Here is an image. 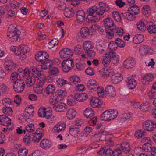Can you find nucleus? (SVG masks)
<instances>
[{
    "label": "nucleus",
    "instance_id": "nucleus-62",
    "mask_svg": "<svg viewBox=\"0 0 156 156\" xmlns=\"http://www.w3.org/2000/svg\"><path fill=\"white\" fill-rule=\"evenodd\" d=\"M34 126L32 124H30L26 127V129L28 133H31L34 131Z\"/></svg>",
    "mask_w": 156,
    "mask_h": 156
},
{
    "label": "nucleus",
    "instance_id": "nucleus-4",
    "mask_svg": "<svg viewBox=\"0 0 156 156\" xmlns=\"http://www.w3.org/2000/svg\"><path fill=\"white\" fill-rule=\"evenodd\" d=\"M13 89L14 91L17 93H21L24 90L25 83L21 79H17L13 81Z\"/></svg>",
    "mask_w": 156,
    "mask_h": 156
},
{
    "label": "nucleus",
    "instance_id": "nucleus-18",
    "mask_svg": "<svg viewBox=\"0 0 156 156\" xmlns=\"http://www.w3.org/2000/svg\"><path fill=\"white\" fill-rule=\"evenodd\" d=\"M126 81L128 87L129 89H133L136 85V80L130 77L126 78Z\"/></svg>",
    "mask_w": 156,
    "mask_h": 156
},
{
    "label": "nucleus",
    "instance_id": "nucleus-57",
    "mask_svg": "<svg viewBox=\"0 0 156 156\" xmlns=\"http://www.w3.org/2000/svg\"><path fill=\"white\" fill-rule=\"evenodd\" d=\"M49 73L51 75H56L59 73L58 69L55 67H51L49 68Z\"/></svg>",
    "mask_w": 156,
    "mask_h": 156
},
{
    "label": "nucleus",
    "instance_id": "nucleus-63",
    "mask_svg": "<svg viewBox=\"0 0 156 156\" xmlns=\"http://www.w3.org/2000/svg\"><path fill=\"white\" fill-rule=\"evenodd\" d=\"M85 65V64L84 63H82L80 62L77 63L76 64V69L80 71L84 69V65Z\"/></svg>",
    "mask_w": 156,
    "mask_h": 156
},
{
    "label": "nucleus",
    "instance_id": "nucleus-2",
    "mask_svg": "<svg viewBox=\"0 0 156 156\" xmlns=\"http://www.w3.org/2000/svg\"><path fill=\"white\" fill-rule=\"evenodd\" d=\"M104 23L106 28V34L111 37V38L113 36L115 30L116 25L113 21L110 18H107L104 20Z\"/></svg>",
    "mask_w": 156,
    "mask_h": 156
},
{
    "label": "nucleus",
    "instance_id": "nucleus-35",
    "mask_svg": "<svg viewBox=\"0 0 156 156\" xmlns=\"http://www.w3.org/2000/svg\"><path fill=\"white\" fill-rule=\"evenodd\" d=\"M64 12L65 16L68 18H70L74 14L73 9L72 8H67Z\"/></svg>",
    "mask_w": 156,
    "mask_h": 156
},
{
    "label": "nucleus",
    "instance_id": "nucleus-49",
    "mask_svg": "<svg viewBox=\"0 0 156 156\" xmlns=\"http://www.w3.org/2000/svg\"><path fill=\"white\" fill-rule=\"evenodd\" d=\"M3 112L5 114L11 116L12 114L13 111L11 108L9 107H6L5 108H3Z\"/></svg>",
    "mask_w": 156,
    "mask_h": 156
},
{
    "label": "nucleus",
    "instance_id": "nucleus-5",
    "mask_svg": "<svg viewBox=\"0 0 156 156\" xmlns=\"http://www.w3.org/2000/svg\"><path fill=\"white\" fill-rule=\"evenodd\" d=\"M53 109L57 112H63L66 110L67 106L63 103L54 102L52 105Z\"/></svg>",
    "mask_w": 156,
    "mask_h": 156
},
{
    "label": "nucleus",
    "instance_id": "nucleus-47",
    "mask_svg": "<svg viewBox=\"0 0 156 156\" xmlns=\"http://www.w3.org/2000/svg\"><path fill=\"white\" fill-rule=\"evenodd\" d=\"M118 45L115 41H111L109 44L108 48L109 50L108 51H113L117 49L118 48Z\"/></svg>",
    "mask_w": 156,
    "mask_h": 156
},
{
    "label": "nucleus",
    "instance_id": "nucleus-32",
    "mask_svg": "<svg viewBox=\"0 0 156 156\" xmlns=\"http://www.w3.org/2000/svg\"><path fill=\"white\" fill-rule=\"evenodd\" d=\"M122 150L125 153L129 152L130 150V147L128 143L124 142L121 145Z\"/></svg>",
    "mask_w": 156,
    "mask_h": 156
},
{
    "label": "nucleus",
    "instance_id": "nucleus-48",
    "mask_svg": "<svg viewBox=\"0 0 156 156\" xmlns=\"http://www.w3.org/2000/svg\"><path fill=\"white\" fill-rule=\"evenodd\" d=\"M28 150L25 148H22L20 149L18 152V156H26L28 154Z\"/></svg>",
    "mask_w": 156,
    "mask_h": 156
},
{
    "label": "nucleus",
    "instance_id": "nucleus-34",
    "mask_svg": "<svg viewBox=\"0 0 156 156\" xmlns=\"http://www.w3.org/2000/svg\"><path fill=\"white\" fill-rule=\"evenodd\" d=\"M76 112L75 110L73 108L68 110L67 112V116L69 119H72L76 116Z\"/></svg>",
    "mask_w": 156,
    "mask_h": 156
},
{
    "label": "nucleus",
    "instance_id": "nucleus-17",
    "mask_svg": "<svg viewBox=\"0 0 156 156\" xmlns=\"http://www.w3.org/2000/svg\"><path fill=\"white\" fill-rule=\"evenodd\" d=\"M40 66L37 67L32 66L30 68V71L34 77L37 78L41 75V72L39 70Z\"/></svg>",
    "mask_w": 156,
    "mask_h": 156
},
{
    "label": "nucleus",
    "instance_id": "nucleus-44",
    "mask_svg": "<svg viewBox=\"0 0 156 156\" xmlns=\"http://www.w3.org/2000/svg\"><path fill=\"white\" fill-rule=\"evenodd\" d=\"M55 90V88L54 86L52 84L49 85L46 88V93L47 94L53 93Z\"/></svg>",
    "mask_w": 156,
    "mask_h": 156
},
{
    "label": "nucleus",
    "instance_id": "nucleus-37",
    "mask_svg": "<svg viewBox=\"0 0 156 156\" xmlns=\"http://www.w3.org/2000/svg\"><path fill=\"white\" fill-rule=\"evenodd\" d=\"M140 8L137 5L131 6L128 9V11H131L135 15L138 14L140 12Z\"/></svg>",
    "mask_w": 156,
    "mask_h": 156
},
{
    "label": "nucleus",
    "instance_id": "nucleus-9",
    "mask_svg": "<svg viewBox=\"0 0 156 156\" xmlns=\"http://www.w3.org/2000/svg\"><path fill=\"white\" fill-rule=\"evenodd\" d=\"M49 57L48 54L46 52L41 51L35 55V58L37 61L41 62V64L47 59Z\"/></svg>",
    "mask_w": 156,
    "mask_h": 156
},
{
    "label": "nucleus",
    "instance_id": "nucleus-1",
    "mask_svg": "<svg viewBox=\"0 0 156 156\" xmlns=\"http://www.w3.org/2000/svg\"><path fill=\"white\" fill-rule=\"evenodd\" d=\"M98 5V7L94 6L87 10V20L88 23H96L100 19V16L103 15L105 12L109 11V7L106 4L100 2Z\"/></svg>",
    "mask_w": 156,
    "mask_h": 156
},
{
    "label": "nucleus",
    "instance_id": "nucleus-40",
    "mask_svg": "<svg viewBox=\"0 0 156 156\" xmlns=\"http://www.w3.org/2000/svg\"><path fill=\"white\" fill-rule=\"evenodd\" d=\"M62 64H66L69 66V67H71L72 68H73L74 66L73 63V59H64L62 63Z\"/></svg>",
    "mask_w": 156,
    "mask_h": 156
},
{
    "label": "nucleus",
    "instance_id": "nucleus-42",
    "mask_svg": "<svg viewBox=\"0 0 156 156\" xmlns=\"http://www.w3.org/2000/svg\"><path fill=\"white\" fill-rule=\"evenodd\" d=\"M137 28L140 31L144 32L146 30V27L145 24L142 21L138 22L136 24Z\"/></svg>",
    "mask_w": 156,
    "mask_h": 156
},
{
    "label": "nucleus",
    "instance_id": "nucleus-60",
    "mask_svg": "<svg viewBox=\"0 0 156 156\" xmlns=\"http://www.w3.org/2000/svg\"><path fill=\"white\" fill-rule=\"evenodd\" d=\"M149 48L147 46H145L141 47L139 49V51L141 52L140 54L143 55L144 54H147L148 53V50Z\"/></svg>",
    "mask_w": 156,
    "mask_h": 156
},
{
    "label": "nucleus",
    "instance_id": "nucleus-13",
    "mask_svg": "<svg viewBox=\"0 0 156 156\" xmlns=\"http://www.w3.org/2000/svg\"><path fill=\"white\" fill-rule=\"evenodd\" d=\"M76 16L77 21L78 23H82L84 21L85 14L83 10H81L77 11Z\"/></svg>",
    "mask_w": 156,
    "mask_h": 156
},
{
    "label": "nucleus",
    "instance_id": "nucleus-26",
    "mask_svg": "<svg viewBox=\"0 0 156 156\" xmlns=\"http://www.w3.org/2000/svg\"><path fill=\"white\" fill-rule=\"evenodd\" d=\"M119 57L117 54L112 51L111 62L114 64L118 63L119 61Z\"/></svg>",
    "mask_w": 156,
    "mask_h": 156
},
{
    "label": "nucleus",
    "instance_id": "nucleus-27",
    "mask_svg": "<svg viewBox=\"0 0 156 156\" xmlns=\"http://www.w3.org/2000/svg\"><path fill=\"white\" fill-rule=\"evenodd\" d=\"M153 76L151 74H148L143 77L142 80V82L143 84H148L153 79Z\"/></svg>",
    "mask_w": 156,
    "mask_h": 156
},
{
    "label": "nucleus",
    "instance_id": "nucleus-12",
    "mask_svg": "<svg viewBox=\"0 0 156 156\" xmlns=\"http://www.w3.org/2000/svg\"><path fill=\"white\" fill-rule=\"evenodd\" d=\"M105 133H106L105 132L104 129H102V128H101V129L99 131L98 133L94 135V137L96 138H98L95 140V141L98 142L100 140L101 141L105 140L106 139V134Z\"/></svg>",
    "mask_w": 156,
    "mask_h": 156
},
{
    "label": "nucleus",
    "instance_id": "nucleus-15",
    "mask_svg": "<svg viewBox=\"0 0 156 156\" xmlns=\"http://www.w3.org/2000/svg\"><path fill=\"white\" fill-rule=\"evenodd\" d=\"M105 93L109 97H114L116 95L115 90L113 86L108 85L106 87Z\"/></svg>",
    "mask_w": 156,
    "mask_h": 156
},
{
    "label": "nucleus",
    "instance_id": "nucleus-7",
    "mask_svg": "<svg viewBox=\"0 0 156 156\" xmlns=\"http://www.w3.org/2000/svg\"><path fill=\"white\" fill-rule=\"evenodd\" d=\"M156 127V123L152 120L145 121L143 124V128L147 131H153Z\"/></svg>",
    "mask_w": 156,
    "mask_h": 156
},
{
    "label": "nucleus",
    "instance_id": "nucleus-25",
    "mask_svg": "<svg viewBox=\"0 0 156 156\" xmlns=\"http://www.w3.org/2000/svg\"><path fill=\"white\" fill-rule=\"evenodd\" d=\"M11 119L8 117L4 115H0V123L2 125L5 126L7 125Z\"/></svg>",
    "mask_w": 156,
    "mask_h": 156
},
{
    "label": "nucleus",
    "instance_id": "nucleus-50",
    "mask_svg": "<svg viewBox=\"0 0 156 156\" xmlns=\"http://www.w3.org/2000/svg\"><path fill=\"white\" fill-rule=\"evenodd\" d=\"M121 119L124 121L129 120L132 118L131 115L129 113H124L120 115Z\"/></svg>",
    "mask_w": 156,
    "mask_h": 156
},
{
    "label": "nucleus",
    "instance_id": "nucleus-36",
    "mask_svg": "<svg viewBox=\"0 0 156 156\" xmlns=\"http://www.w3.org/2000/svg\"><path fill=\"white\" fill-rule=\"evenodd\" d=\"M134 41L136 44L140 43L144 40V37L142 34H137L133 38Z\"/></svg>",
    "mask_w": 156,
    "mask_h": 156
},
{
    "label": "nucleus",
    "instance_id": "nucleus-21",
    "mask_svg": "<svg viewBox=\"0 0 156 156\" xmlns=\"http://www.w3.org/2000/svg\"><path fill=\"white\" fill-rule=\"evenodd\" d=\"M51 142L47 139H43L40 143V147L43 149H48L51 146Z\"/></svg>",
    "mask_w": 156,
    "mask_h": 156
},
{
    "label": "nucleus",
    "instance_id": "nucleus-56",
    "mask_svg": "<svg viewBox=\"0 0 156 156\" xmlns=\"http://www.w3.org/2000/svg\"><path fill=\"white\" fill-rule=\"evenodd\" d=\"M10 6L13 8L17 9L19 7L20 4L15 0H10Z\"/></svg>",
    "mask_w": 156,
    "mask_h": 156
},
{
    "label": "nucleus",
    "instance_id": "nucleus-59",
    "mask_svg": "<svg viewBox=\"0 0 156 156\" xmlns=\"http://www.w3.org/2000/svg\"><path fill=\"white\" fill-rule=\"evenodd\" d=\"M57 84L58 86L61 87L64 84H67V80L63 78H59L57 80Z\"/></svg>",
    "mask_w": 156,
    "mask_h": 156
},
{
    "label": "nucleus",
    "instance_id": "nucleus-28",
    "mask_svg": "<svg viewBox=\"0 0 156 156\" xmlns=\"http://www.w3.org/2000/svg\"><path fill=\"white\" fill-rule=\"evenodd\" d=\"M84 115L87 118H91L94 117V113L91 108H87L84 111Z\"/></svg>",
    "mask_w": 156,
    "mask_h": 156
},
{
    "label": "nucleus",
    "instance_id": "nucleus-54",
    "mask_svg": "<svg viewBox=\"0 0 156 156\" xmlns=\"http://www.w3.org/2000/svg\"><path fill=\"white\" fill-rule=\"evenodd\" d=\"M94 90H97V93L99 97H103L104 94V91L102 87L99 86L98 85V87L96 88Z\"/></svg>",
    "mask_w": 156,
    "mask_h": 156
},
{
    "label": "nucleus",
    "instance_id": "nucleus-31",
    "mask_svg": "<svg viewBox=\"0 0 156 156\" xmlns=\"http://www.w3.org/2000/svg\"><path fill=\"white\" fill-rule=\"evenodd\" d=\"M65 125L64 124L56 125L53 129L55 133H59L60 131L64 130L65 128Z\"/></svg>",
    "mask_w": 156,
    "mask_h": 156
},
{
    "label": "nucleus",
    "instance_id": "nucleus-45",
    "mask_svg": "<svg viewBox=\"0 0 156 156\" xmlns=\"http://www.w3.org/2000/svg\"><path fill=\"white\" fill-rule=\"evenodd\" d=\"M146 132L141 130H139L136 131L135 133V135L136 138L140 139L142 137L145 135Z\"/></svg>",
    "mask_w": 156,
    "mask_h": 156
},
{
    "label": "nucleus",
    "instance_id": "nucleus-14",
    "mask_svg": "<svg viewBox=\"0 0 156 156\" xmlns=\"http://www.w3.org/2000/svg\"><path fill=\"white\" fill-rule=\"evenodd\" d=\"M111 80L112 82L117 83L121 81L123 79L121 74L119 73H115L114 72L111 75Z\"/></svg>",
    "mask_w": 156,
    "mask_h": 156
},
{
    "label": "nucleus",
    "instance_id": "nucleus-10",
    "mask_svg": "<svg viewBox=\"0 0 156 156\" xmlns=\"http://www.w3.org/2000/svg\"><path fill=\"white\" fill-rule=\"evenodd\" d=\"M135 64L134 59L133 58H126L124 62L123 66L126 69H130L134 66Z\"/></svg>",
    "mask_w": 156,
    "mask_h": 156
},
{
    "label": "nucleus",
    "instance_id": "nucleus-30",
    "mask_svg": "<svg viewBox=\"0 0 156 156\" xmlns=\"http://www.w3.org/2000/svg\"><path fill=\"white\" fill-rule=\"evenodd\" d=\"M80 33L82 38H86L90 34L89 30L87 27H83L81 28Z\"/></svg>",
    "mask_w": 156,
    "mask_h": 156
},
{
    "label": "nucleus",
    "instance_id": "nucleus-29",
    "mask_svg": "<svg viewBox=\"0 0 156 156\" xmlns=\"http://www.w3.org/2000/svg\"><path fill=\"white\" fill-rule=\"evenodd\" d=\"M17 25L15 24H13L11 25L9 27L8 29V34H10L11 36V34H13V33L17 32L19 31L17 28Z\"/></svg>",
    "mask_w": 156,
    "mask_h": 156
},
{
    "label": "nucleus",
    "instance_id": "nucleus-11",
    "mask_svg": "<svg viewBox=\"0 0 156 156\" xmlns=\"http://www.w3.org/2000/svg\"><path fill=\"white\" fill-rule=\"evenodd\" d=\"M91 106L93 108L101 107L103 104V101L99 99L96 97L93 98L90 101Z\"/></svg>",
    "mask_w": 156,
    "mask_h": 156
},
{
    "label": "nucleus",
    "instance_id": "nucleus-52",
    "mask_svg": "<svg viewBox=\"0 0 156 156\" xmlns=\"http://www.w3.org/2000/svg\"><path fill=\"white\" fill-rule=\"evenodd\" d=\"M58 43V40L56 39L52 40L48 44V47L49 48L51 49Z\"/></svg>",
    "mask_w": 156,
    "mask_h": 156
},
{
    "label": "nucleus",
    "instance_id": "nucleus-3",
    "mask_svg": "<svg viewBox=\"0 0 156 156\" xmlns=\"http://www.w3.org/2000/svg\"><path fill=\"white\" fill-rule=\"evenodd\" d=\"M118 115L116 110L109 109L104 112L100 116L101 120L105 121H109L115 118Z\"/></svg>",
    "mask_w": 156,
    "mask_h": 156
},
{
    "label": "nucleus",
    "instance_id": "nucleus-43",
    "mask_svg": "<svg viewBox=\"0 0 156 156\" xmlns=\"http://www.w3.org/2000/svg\"><path fill=\"white\" fill-rule=\"evenodd\" d=\"M35 82V79H34L33 80L32 77L29 76L27 77L26 82L27 85L28 87H30L32 86Z\"/></svg>",
    "mask_w": 156,
    "mask_h": 156
},
{
    "label": "nucleus",
    "instance_id": "nucleus-16",
    "mask_svg": "<svg viewBox=\"0 0 156 156\" xmlns=\"http://www.w3.org/2000/svg\"><path fill=\"white\" fill-rule=\"evenodd\" d=\"M112 51H108L104 55L102 58V62L104 65L108 64L111 62Z\"/></svg>",
    "mask_w": 156,
    "mask_h": 156
},
{
    "label": "nucleus",
    "instance_id": "nucleus-39",
    "mask_svg": "<svg viewBox=\"0 0 156 156\" xmlns=\"http://www.w3.org/2000/svg\"><path fill=\"white\" fill-rule=\"evenodd\" d=\"M93 46L90 41H86L83 43V49L86 51L93 48Z\"/></svg>",
    "mask_w": 156,
    "mask_h": 156
},
{
    "label": "nucleus",
    "instance_id": "nucleus-19",
    "mask_svg": "<svg viewBox=\"0 0 156 156\" xmlns=\"http://www.w3.org/2000/svg\"><path fill=\"white\" fill-rule=\"evenodd\" d=\"M30 51L29 48L24 45H21L19 47L18 51H17L16 54L19 55L21 54L24 55Z\"/></svg>",
    "mask_w": 156,
    "mask_h": 156
},
{
    "label": "nucleus",
    "instance_id": "nucleus-38",
    "mask_svg": "<svg viewBox=\"0 0 156 156\" xmlns=\"http://www.w3.org/2000/svg\"><path fill=\"white\" fill-rule=\"evenodd\" d=\"M43 133L36 132L33 136V140L34 143L38 142L43 136Z\"/></svg>",
    "mask_w": 156,
    "mask_h": 156
},
{
    "label": "nucleus",
    "instance_id": "nucleus-8",
    "mask_svg": "<svg viewBox=\"0 0 156 156\" xmlns=\"http://www.w3.org/2000/svg\"><path fill=\"white\" fill-rule=\"evenodd\" d=\"M143 149L146 152H149L151 156H156V148L152 146L151 144L145 143L142 146Z\"/></svg>",
    "mask_w": 156,
    "mask_h": 156
},
{
    "label": "nucleus",
    "instance_id": "nucleus-24",
    "mask_svg": "<svg viewBox=\"0 0 156 156\" xmlns=\"http://www.w3.org/2000/svg\"><path fill=\"white\" fill-rule=\"evenodd\" d=\"M87 85L90 90H95L98 87V84L94 80H90L87 83Z\"/></svg>",
    "mask_w": 156,
    "mask_h": 156
},
{
    "label": "nucleus",
    "instance_id": "nucleus-41",
    "mask_svg": "<svg viewBox=\"0 0 156 156\" xmlns=\"http://www.w3.org/2000/svg\"><path fill=\"white\" fill-rule=\"evenodd\" d=\"M147 27V30L150 34L155 33L156 32V25L151 23Z\"/></svg>",
    "mask_w": 156,
    "mask_h": 156
},
{
    "label": "nucleus",
    "instance_id": "nucleus-20",
    "mask_svg": "<svg viewBox=\"0 0 156 156\" xmlns=\"http://www.w3.org/2000/svg\"><path fill=\"white\" fill-rule=\"evenodd\" d=\"M40 65V68L41 69H46L51 67L52 65V61L51 60L47 59L44 62H43Z\"/></svg>",
    "mask_w": 156,
    "mask_h": 156
},
{
    "label": "nucleus",
    "instance_id": "nucleus-23",
    "mask_svg": "<svg viewBox=\"0 0 156 156\" xmlns=\"http://www.w3.org/2000/svg\"><path fill=\"white\" fill-rule=\"evenodd\" d=\"M13 34H11V36L10 34H8L7 36L9 37L10 41L12 42L16 41L18 38H19L20 34V31H18L17 32L13 33Z\"/></svg>",
    "mask_w": 156,
    "mask_h": 156
},
{
    "label": "nucleus",
    "instance_id": "nucleus-6",
    "mask_svg": "<svg viewBox=\"0 0 156 156\" xmlns=\"http://www.w3.org/2000/svg\"><path fill=\"white\" fill-rule=\"evenodd\" d=\"M73 52L71 50L67 48L62 49L59 52L61 58L64 59H69L73 56Z\"/></svg>",
    "mask_w": 156,
    "mask_h": 156
},
{
    "label": "nucleus",
    "instance_id": "nucleus-46",
    "mask_svg": "<svg viewBox=\"0 0 156 156\" xmlns=\"http://www.w3.org/2000/svg\"><path fill=\"white\" fill-rule=\"evenodd\" d=\"M102 75L103 76H106V77H111V75L113 73V72L111 71L110 69H108L106 68H104L102 69Z\"/></svg>",
    "mask_w": 156,
    "mask_h": 156
},
{
    "label": "nucleus",
    "instance_id": "nucleus-55",
    "mask_svg": "<svg viewBox=\"0 0 156 156\" xmlns=\"http://www.w3.org/2000/svg\"><path fill=\"white\" fill-rule=\"evenodd\" d=\"M149 105L147 102L143 103L140 106L139 108L140 110L143 112H146L148 110Z\"/></svg>",
    "mask_w": 156,
    "mask_h": 156
},
{
    "label": "nucleus",
    "instance_id": "nucleus-51",
    "mask_svg": "<svg viewBox=\"0 0 156 156\" xmlns=\"http://www.w3.org/2000/svg\"><path fill=\"white\" fill-rule=\"evenodd\" d=\"M16 65L12 62L9 63L8 64L5 66L6 69L8 71H12L16 68Z\"/></svg>",
    "mask_w": 156,
    "mask_h": 156
},
{
    "label": "nucleus",
    "instance_id": "nucleus-33",
    "mask_svg": "<svg viewBox=\"0 0 156 156\" xmlns=\"http://www.w3.org/2000/svg\"><path fill=\"white\" fill-rule=\"evenodd\" d=\"M30 134L29 133H27L23 139V142L26 145L29 146L30 145L31 138Z\"/></svg>",
    "mask_w": 156,
    "mask_h": 156
},
{
    "label": "nucleus",
    "instance_id": "nucleus-64",
    "mask_svg": "<svg viewBox=\"0 0 156 156\" xmlns=\"http://www.w3.org/2000/svg\"><path fill=\"white\" fill-rule=\"evenodd\" d=\"M42 152L40 150H35L33 153L28 156H42Z\"/></svg>",
    "mask_w": 156,
    "mask_h": 156
},
{
    "label": "nucleus",
    "instance_id": "nucleus-58",
    "mask_svg": "<svg viewBox=\"0 0 156 156\" xmlns=\"http://www.w3.org/2000/svg\"><path fill=\"white\" fill-rule=\"evenodd\" d=\"M115 41L118 47L122 48L125 46V43L122 40L119 38H117L115 40Z\"/></svg>",
    "mask_w": 156,
    "mask_h": 156
},
{
    "label": "nucleus",
    "instance_id": "nucleus-53",
    "mask_svg": "<svg viewBox=\"0 0 156 156\" xmlns=\"http://www.w3.org/2000/svg\"><path fill=\"white\" fill-rule=\"evenodd\" d=\"M112 15L115 20L117 22H120L121 21V17L119 13L116 11L113 12L112 13Z\"/></svg>",
    "mask_w": 156,
    "mask_h": 156
},
{
    "label": "nucleus",
    "instance_id": "nucleus-22",
    "mask_svg": "<svg viewBox=\"0 0 156 156\" xmlns=\"http://www.w3.org/2000/svg\"><path fill=\"white\" fill-rule=\"evenodd\" d=\"M87 98V95L85 93L76 94L74 96V99L76 100L79 102H82L84 101Z\"/></svg>",
    "mask_w": 156,
    "mask_h": 156
},
{
    "label": "nucleus",
    "instance_id": "nucleus-61",
    "mask_svg": "<svg viewBox=\"0 0 156 156\" xmlns=\"http://www.w3.org/2000/svg\"><path fill=\"white\" fill-rule=\"evenodd\" d=\"M3 105L6 107H8L9 105H10L12 102V100L9 98H5L2 101Z\"/></svg>",
    "mask_w": 156,
    "mask_h": 156
}]
</instances>
